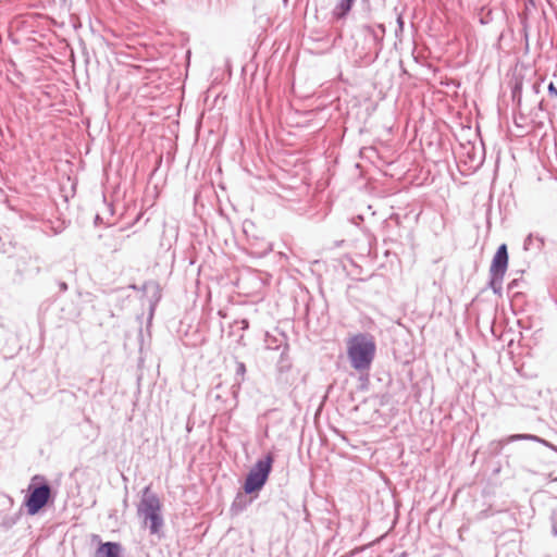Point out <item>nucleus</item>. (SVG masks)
<instances>
[{
	"label": "nucleus",
	"mask_w": 557,
	"mask_h": 557,
	"mask_svg": "<svg viewBox=\"0 0 557 557\" xmlns=\"http://www.w3.org/2000/svg\"><path fill=\"white\" fill-rule=\"evenodd\" d=\"M375 342L369 334L359 333L348 342L347 354L351 367L357 371L370 369L375 355Z\"/></svg>",
	"instance_id": "f257e3e1"
},
{
	"label": "nucleus",
	"mask_w": 557,
	"mask_h": 557,
	"mask_svg": "<svg viewBox=\"0 0 557 557\" xmlns=\"http://www.w3.org/2000/svg\"><path fill=\"white\" fill-rule=\"evenodd\" d=\"M137 513L143 519L144 525L151 534L162 536L164 519L162 516V503L150 490H145L137 507Z\"/></svg>",
	"instance_id": "f03ea898"
},
{
	"label": "nucleus",
	"mask_w": 557,
	"mask_h": 557,
	"mask_svg": "<svg viewBox=\"0 0 557 557\" xmlns=\"http://www.w3.org/2000/svg\"><path fill=\"white\" fill-rule=\"evenodd\" d=\"M508 268V250L505 244H502L492 260L490 268V288L500 295L503 289V280Z\"/></svg>",
	"instance_id": "7ed1b4c3"
},
{
	"label": "nucleus",
	"mask_w": 557,
	"mask_h": 557,
	"mask_svg": "<svg viewBox=\"0 0 557 557\" xmlns=\"http://www.w3.org/2000/svg\"><path fill=\"white\" fill-rule=\"evenodd\" d=\"M273 457L271 455L259 459L247 474L243 487H263L272 469Z\"/></svg>",
	"instance_id": "20e7f679"
},
{
	"label": "nucleus",
	"mask_w": 557,
	"mask_h": 557,
	"mask_svg": "<svg viewBox=\"0 0 557 557\" xmlns=\"http://www.w3.org/2000/svg\"><path fill=\"white\" fill-rule=\"evenodd\" d=\"M52 499L51 490H28L24 498L27 513L34 516Z\"/></svg>",
	"instance_id": "39448f33"
},
{
	"label": "nucleus",
	"mask_w": 557,
	"mask_h": 557,
	"mask_svg": "<svg viewBox=\"0 0 557 557\" xmlns=\"http://www.w3.org/2000/svg\"><path fill=\"white\" fill-rule=\"evenodd\" d=\"M362 30L366 34V36L372 41L375 57H377L379 53L383 49L384 36L386 33L385 25L384 24H377L376 26L364 25V26H362Z\"/></svg>",
	"instance_id": "423d86ee"
},
{
	"label": "nucleus",
	"mask_w": 557,
	"mask_h": 557,
	"mask_svg": "<svg viewBox=\"0 0 557 557\" xmlns=\"http://www.w3.org/2000/svg\"><path fill=\"white\" fill-rule=\"evenodd\" d=\"M260 490H243L239 491L232 504V512L238 513L243 511L248 504H250L255 498L258 497V492Z\"/></svg>",
	"instance_id": "0eeeda50"
},
{
	"label": "nucleus",
	"mask_w": 557,
	"mask_h": 557,
	"mask_svg": "<svg viewBox=\"0 0 557 557\" xmlns=\"http://www.w3.org/2000/svg\"><path fill=\"white\" fill-rule=\"evenodd\" d=\"M516 441H534V442L543 443L544 445H547V446L549 445L545 440H542L539 436L533 435V434H513V435H509L505 440L493 443L492 445H495L493 450L496 454H498V453H500V450L503 449L505 444L516 442Z\"/></svg>",
	"instance_id": "6e6552de"
},
{
	"label": "nucleus",
	"mask_w": 557,
	"mask_h": 557,
	"mask_svg": "<svg viewBox=\"0 0 557 557\" xmlns=\"http://www.w3.org/2000/svg\"><path fill=\"white\" fill-rule=\"evenodd\" d=\"M122 546L115 542L101 543L95 553V557H121Z\"/></svg>",
	"instance_id": "1a4fd4ad"
},
{
	"label": "nucleus",
	"mask_w": 557,
	"mask_h": 557,
	"mask_svg": "<svg viewBox=\"0 0 557 557\" xmlns=\"http://www.w3.org/2000/svg\"><path fill=\"white\" fill-rule=\"evenodd\" d=\"M356 0H339L333 10V16L337 20H343L350 12Z\"/></svg>",
	"instance_id": "9d476101"
},
{
	"label": "nucleus",
	"mask_w": 557,
	"mask_h": 557,
	"mask_svg": "<svg viewBox=\"0 0 557 557\" xmlns=\"http://www.w3.org/2000/svg\"><path fill=\"white\" fill-rule=\"evenodd\" d=\"M246 373V366L244 362H237L236 366V383L233 385V393L236 395L237 391L239 389L240 383L244 380V375Z\"/></svg>",
	"instance_id": "9b49d317"
},
{
	"label": "nucleus",
	"mask_w": 557,
	"mask_h": 557,
	"mask_svg": "<svg viewBox=\"0 0 557 557\" xmlns=\"http://www.w3.org/2000/svg\"><path fill=\"white\" fill-rule=\"evenodd\" d=\"M27 487H51L45 476L34 475Z\"/></svg>",
	"instance_id": "f8f14e48"
},
{
	"label": "nucleus",
	"mask_w": 557,
	"mask_h": 557,
	"mask_svg": "<svg viewBox=\"0 0 557 557\" xmlns=\"http://www.w3.org/2000/svg\"><path fill=\"white\" fill-rule=\"evenodd\" d=\"M396 22H397V28L395 30V36L399 37L401 35V33L404 32V26H405V22H404L401 14H399L397 16Z\"/></svg>",
	"instance_id": "ddd939ff"
},
{
	"label": "nucleus",
	"mask_w": 557,
	"mask_h": 557,
	"mask_svg": "<svg viewBox=\"0 0 557 557\" xmlns=\"http://www.w3.org/2000/svg\"><path fill=\"white\" fill-rule=\"evenodd\" d=\"M522 283V278H513L507 286L508 292H513L516 288L520 287Z\"/></svg>",
	"instance_id": "4468645a"
},
{
	"label": "nucleus",
	"mask_w": 557,
	"mask_h": 557,
	"mask_svg": "<svg viewBox=\"0 0 557 557\" xmlns=\"http://www.w3.org/2000/svg\"><path fill=\"white\" fill-rule=\"evenodd\" d=\"M533 240H534L533 235H532V234H530V235L525 238V240H524V244H523L524 249H527V250L531 249V247L533 246Z\"/></svg>",
	"instance_id": "2eb2a0df"
},
{
	"label": "nucleus",
	"mask_w": 557,
	"mask_h": 557,
	"mask_svg": "<svg viewBox=\"0 0 557 557\" xmlns=\"http://www.w3.org/2000/svg\"><path fill=\"white\" fill-rule=\"evenodd\" d=\"M547 90L550 96L557 97V88L553 82L549 83Z\"/></svg>",
	"instance_id": "dca6fc26"
},
{
	"label": "nucleus",
	"mask_w": 557,
	"mask_h": 557,
	"mask_svg": "<svg viewBox=\"0 0 557 557\" xmlns=\"http://www.w3.org/2000/svg\"><path fill=\"white\" fill-rule=\"evenodd\" d=\"M535 239H536V242H537V246H536V248H537V249H542V248H543V246H544V240H543V238H541V237H536Z\"/></svg>",
	"instance_id": "f3484780"
},
{
	"label": "nucleus",
	"mask_w": 557,
	"mask_h": 557,
	"mask_svg": "<svg viewBox=\"0 0 557 557\" xmlns=\"http://www.w3.org/2000/svg\"><path fill=\"white\" fill-rule=\"evenodd\" d=\"M60 289H61L62 292L67 290V284H66V283H64V282H61V283H60Z\"/></svg>",
	"instance_id": "a211bd4d"
},
{
	"label": "nucleus",
	"mask_w": 557,
	"mask_h": 557,
	"mask_svg": "<svg viewBox=\"0 0 557 557\" xmlns=\"http://www.w3.org/2000/svg\"><path fill=\"white\" fill-rule=\"evenodd\" d=\"M248 326H249L248 321H247V320H243V321H242V329H243V330H246V329H248Z\"/></svg>",
	"instance_id": "6ab92c4d"
},
{
	"label": "nucleus",
	"mask_w": 557,
	"mask_h": 557,
	"mask_svg": "<svg viewBox=\"0 0 557 557\" xmlns=\"http://www.w3.org/2000/svg\"><path fill=\"white\" fill-rule=\"evenodd\" d=\"M539 87H540V84H534V85H533V88H534V90H535L536 92H539Z\"/></svg>",
	"instance_id": "aec40b11"
},
{
	"label": "nucleus",
	"mask_w": 557,
	"mask_h": 557,
	"mask_svg": "<svg viewBox=\"0 0 557 557\" xmlns=\"http://www.w3.org/2000/svg\"><path fill=\"white\" fill-rule=\"evenodd\" d=\"M214 398H215L216 400H220V399H221V395L216 394V395L214 396Z\"/></svg>",
	"instance_id": "412c9836"
},
{
	"label": "nucleus",
	"mask_w": 557,
	"mask_h": 557,
	"mask_svg": "<svg viewBox=\"0 0 557 557\" xmlns=\"http://www.w3.org/2000/svg\"><path fill=\"white\" fill-rule=\"evenodd\" d=\"M286 349H287V346L284 347V350L281 352V356H284V352Z\"/></svg>",
	"instance_id": "4be33fe9"
}]
</instances>
